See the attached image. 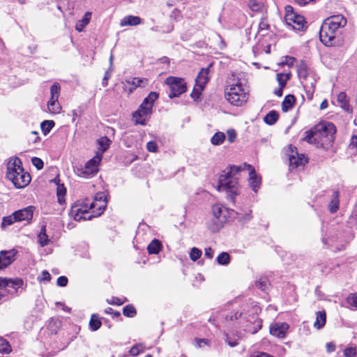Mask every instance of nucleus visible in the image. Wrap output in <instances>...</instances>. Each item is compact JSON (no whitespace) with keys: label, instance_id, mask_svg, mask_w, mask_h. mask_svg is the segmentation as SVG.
<instances>
[{"label":"nucleus","instance_id":"nucleus-29","mask_svg":"<svg viewBox=\"0 0 357 357\" xmlns=\"http://www.w3.org/2000/svg\"><path fill=\"white\" fill-rule=\"evenodd\" d=\"M225 134L222 132H216L211 139V142L215 146L222 144L225 139Z\"/></svg>","mask_w":357,"mask_h":357},{"label":"nucleus","instance_id":"nucleus-58","mask_svg":"<svg viewBox=\"0 0 357 357\" xmlns=\"http://www.w3.org/2000/svg\"><path fill=\"white\" fill-rule=\"evenodd\" d=\"M92 17H93V13L90 11H87L84 15L83 17L80 20V22H89V21L93 19Z\"/></svg>","mask_w":357,"mask_h":357},{"label":"nucleus","instance_id":"nucleus-6","mask_svg":"<svg viewBox=\"0 0 357 357\" xmlns=\"http://www.w3.org/2000/svg\"><path fill=\"white\" fill-rule=\"evenodd\" d=\"M102 159L101 153H96V155L88 160L84 167H76L74 171L79 177L90 178L98 173Z\"/></svg>","mask_w":357,"mask_h":357},{"label":"nucleus","instance_id":"nucleus-36","mask_svg":"<svg viewBox=\"0 0 357 357\" xmlns=\"http://www.w3.org/2000/svg\"><path fill=\"white\" fill-rule=\"evenodd\" d=\"M60 85L55 82L50 88V99H59L60 95Z\"/></svg>","mask_w":357,"mask_h":357},{"label":"nucleus","instance_id":"nucleus-50","mask_svg":"<svg viewBox=\"0 0 357 357\" xmlns=\"http://www.w3.org/2000/svg\"><path fill=\"white\" fill-rule=\"evenodd\" d=\"M32 165L36 167L37 169H42L43 168V161L37 157H33L31 159Z\"/></svg>","mask_w":357,"mask_h":357},{"label":"nucleus","instance_id":"nucleus-56","mask_svg":"<svg viewBox=\"0 0 357 357\" xmlns=\"http://www.w3.org/2000/svg\"><path fill=\"white\" fill-rule=\"evenodd\" d=\"M348 303L353 307H357V295L351 294L347 298Z\"/></svg>","mask_w":357,"mask_h":357},{"label":"nucleus","instance_id":"nucleus-33","mask_svg":"<svg viewBox=\"0 0 357 357\" xmlns=\"http://www.w3.org/2000/svg\"><path fill=\"white\" fill-rule=\"evenodd\" d=\"M152 29L159 33H169L173 29V26L171 24H158Z\"/></svg>","mask_w":357,"mask_h":357},{"label":"nucleus","instance_id":"nucleus-39","mask_svg":"<svg viewBox=\"0 0 357 357\" xmlns=\"http://www.w3.org/2000/svg\"><path fill=\"white\" fill-rule=\"evenodd\" d=\"M204 86H197V84H195L193 91L191 93V97L195 100H198L200 98V96L202 94V92L204 89Z\"/></svg>","mask_w":357,"mask_h":357},{"label":"nucleus","instance_id":"nucleus-41","mask_svg":"<svg viewBox=\"0 0 357 357\" xmlns=\"http://www.w3.org/2000/svg\"><path fill=\"white\" fill-rule=\"evenodd\" d=\"M123 314L128 317H133L136 314L135 308L132 305H126L124 307Z\"/></svg>","mask_w":357,"mask_h":357},{"label":"nucleus","instance_id":"nucleus-23","mask_svg":"<svg viewBox=\"0 0 357 357\" xmlns=\"http://www.w3.org/2000/svg\"><path fill=\"white\" fill-rule=\"evenodd\" d=\"M337 102L344 110L349 112V105L347 96L344 92H341L337 97Z\"/></svg>","mask_w":357,"mask_h":357},{"label":"nucleus","instance_id":"nucleus-22","mask_svg":"<svg viewBox=\"0 0 357 357\" xmlns=\"http://www.w3.org/2000/svg\"><path fill=\"white\" fill-rule=\"evenodd\" d=\"M161 248V243L158 240L154 239L149 244L147 250L150 255H157L160 252Z\"/></svg>","mask_w":357,"mask_h":357},{"label":"nucleus","instance_id":"nucleus-49","mask_svg":"<svg viewBox=\"0 0 357 357\" xmlns=\"http://www.w3.org/2000/svg\"><path fill=\"white\" fill-rule=\"evenodd\" d=\"M356 355V349L353 347H347L344 350V356L345 357H354Z\"/></svg>","mask_w":357,"mask_h":357},{"label":"nucleus","instance_id":"nucleus-52","mask_svg":"<svg viewBox=\"0 0 357 357\" xmlns=\"http://www.w3.org/2000/svg\"><path fill=\"white\" fill-rule=\"evenodd\" d=\"M40 282H49L51 280V275L47 271H43L41 275L38 278Z\"/></svg>","mask_w":357,"mask_h":357},{"label":"nucleus","instance_id":"nucleus-59","mask_svg":"<svg viewBox=\"0 0 357 357\" xmlns=\"http://www.w3.org/2000/svg\"><path fill=\"white\" fill-rule=\"evenodd\" d=\"M226 341L227 342V344L231 347H236V345H238V342L236 340H231L230 337L227 335V338H226Z\"/></svg>","mask_w":357,"mask_h":357},{"label":"nucleus","instance_id":"nucleus-44","mask_svg":"<svg viewBox=\"0 0 357 357\" xmlns=\"http://www.w3.org/2000/svg\"><path fill=\"white\" fill-rule=\"evenodd\" d=\"M56 192H57L58 200L60 203H61L63 202L64 195H66V188L64 187L63 185H58Z\"/></svg>","mask_w":357,"mask_h":357},{"label":"nucleus","instance_id":"nucleus-34","mask_svg":"<svg viewBox=\"0 0 357 357\" xmlns=\"http://www.w3.org/2000/svg\"><path fill=\"white\" fill-rule=\"evenodd\" d=\"M290 73H278L276 79L279 86L285 87L287 82L290 78Z\"/></svg>","mask_w":357,"mask_h":357},{"label":"nucleus","instance_id":"nucleus-20","mask_svg":"<svg viewBox=\"0 0 357 357\" xmlns=\"http://www.w3.org/2000/svg\"><path fill=\"white\" fill-rule=\"evenodd\" d=\"M208 81V70L206 68H202L199 73L196 80L195 84L197 86H203L205 87V85Z\"/></svg>","mask_w":357,"mask_h":357},{"label":"nucleus","instance_id":"nucleus-51","mask_svg":"<svg viewBox=\"0 0 357 357\" xmlns=\"http://www.w3.org/2000/svg\"><path fill=\"white\" fill-rule=\"evenodd\" d=\"M121 22H141V19L137 16L128 15L126 16Z\"/></svg>","mask_w":357,"mask_h":357},{"label":"nucleus","instance_id":"nucleus-45","mask_svg":"<svg viewBox=\"0 0 357 357\" xmlns=\"http://www.w3.org/2000/svg\"><path fill=\"white\" fill-rule=\"evenodd\" d=\"M144 346L142 344H137L133 346L130 350V354L133 356H137L139 354L144 351Z\"/></svg>","mask_w":357,"mask_h":357},{"label":"nucleus","instance_id":"nucleus-42","mask_svg":"<svg viewBox=\"0 0 357 357\" xmlns=\"http://www.w3.org/2000/svg\"><path fill=\"white\" fill-rule=\"evenodd\" d=\"M0 354H9L11 351V347L9 343L6 340H1Z\"/></svg>","mask_w":357,"mask_h":357},{"label":"nucleus","instance_id":"nucleus-38","mask_svg":"<svg viewBox=\"0 0 357 357\" xmlns=\"http://www.w3.org/2000/svg\"><path fill=\"white\" fill-rule=\"evenodd\" d=\"M8 295L6 286V278H0V301Z\"/></svg>","mask_w":357,"mask_h":357},{"label":"nucleus","instance_id":"nucleus-9","mask_svg":"<svg viewBox=\"0 0 357 357\" xmlns=\"http://www.w3.org/2000/svg\"><path fill=\"white\" fill-rule=\"evenodd\" d=\"M70 216L75 220H89L92 215L89 206V199L79 201L72 206L69 213Z\"/></svg>","mask_w":357,"mask_h":357},{"label":"nucleus","instance_id":"nucleus-31","mask_svg":"<svg viewBox=\"0 0 357 357\" xmlns=\"http://www.w3.org/2000/svg\"><path fill=\"white\" fill-rule=\"evenodd\" d=\"M55 123L52 120H45L43 121L40 124V128L43 133L46 135H47L52 128L54 126Z\"/></svg>","mask_w":357,"mask_h":357},{"label":"nucleus","instance_id":"nucleus-11","mask_svg":"<svg viewBox=\"0 0 357 357\" xmlns=\"http://www.w3.org/2000/svg\"><path fill=\"white\" fill-rule=\"evenodd\" d=\"M106 206V197L102 192L97 193L93 202L89 200V206L92 217H97L101 215L105 209Z\"/></svg>","mask_w":357,"mask_h":357},{"label":"nucleus","instance_id":"nucleus-30","mask_svg":"<svg viewBox=\"0 0 357 357\" xmlns=\"http://www.w3.org/2000/svg\"><path fill=\"white\" fill-rule=\"evenodd\" d=\"M339 208V192H333V197L329 204V210L331 213H335Z\"/></svg>","mask_w":357,"mask_h":357},{"label":"nucleus","instance_id":"nucleus-35","mask_svg":"<svg viewBox=\"0 0 357 357\" xmlns=\"http://www.w3.org/2000/svg\"><path fill=\"white\" fill-rule=\"evenodd\" d=\"M217 261L220 265H227L230 261V256L229 253L222 252L217 257Z\"/></svg>","mask_w":357,"mask_h":357},{"label":"nucleus","instance_id":"nucleus-64","mask_svg":"<svg viewBox=\"0 0 357 357\" xmlns=\"http://www.w3.org/2000/svg\"><path fill=\"white\" fill-rule=\"evenodd\" d=\"M205 255L209 258V259H211L213 257V250L212 248H207L205 249Z\"/></svg>","mask_w":357,"mask_h":357},{"label":"nucleus","instance_id":"nucleus-12","mask_svg":"<svg viewBox=\"0 0 357 357\" xmlns=\"http://www.w3.org/2000/svg\"><path fill=\"white\" fill-rule=\"evenodd\" d=\"M294 149L291 145L289 146V149L291 151L289 156L290 166L295 168L305 165V164L307 162V158L303 153L299 154L296 151H294Z\"/></svg>","mask_w":357,"mask_h":357},{"label":"nucleus","instance_id":"nucleus-28","mask_svg":"<svg viewBox=\"0 0 357 357\" xmlns=\"http://www.w3.org/2000/svg\"><path fill=\"white\" fill-rule=\"evenodd\" d=\"M101 325H102V323L100 319V317L96 314H92L90 321H89L90 328L93 331H96L100 328Z\"/></svg>","mask_w":357,"mask_h":357},{"label":"nucleus","instance_id":"nucleus-15","mask_svg":"<svg viewBox=\"0 0 357 357\" xmlns=\"http://www.w3.org/2000/svg\"><path fill=\"white\" fill-rule=\"evenodd\" d=\"M284 10V19L286 22H305V17L297 13L291 6H286Z\"/></svg>","mask_w":357,"mask_h":357},{"label":"nucleus","instance_id":"nucleus-10","mask_svg":"<svg viewBox=\"0 0 357 357\" xmlns=\"http://www.w3.org/2000/svg\"><path fill=\"white\" fill-rule=\"evenodd\" d=\"M165 84L169 86L170 93L169 97L173 98L185 93L187 89L186 83L180 77H169L165 79Z\"/></svg>","mask_w":357,"mask_h":357},{"label":"nucleus","instance_id":"nucleus-57","mask_svg":"<svg viewBox=\"0 0 357 357\" xmlns=\"http://www.w3.org/2000/svg\"><path fill=\"white\" fill-rule=\"evenodd\" d=\"M57 285L60 287H66L68 284V278L65 276H60L57 279Z\"/></svg>","mask_w":357,"mask_h":357},{"label":"nucleus","instance_id":"nucleus-43","mask_svg":"<svg viewBox=\"0 0 357 357\" xmlns=\"http://www.w3.org/2000/svg\"><path fill=\"white\" fill-rule=\"evenodd\" d=\"M67 7H66V3L65 1L58 4L57 7L58 9L60 10L62 13L68 12L69 13H71V10L73 8V6L72 3H69V2L67 3Z\"/></svg>","mask_w":357,"mask_h":357},{"label":"nucleus","instance_id":"nucleus-40","mask_svg":"<svg viewBox=\"0 0 357 357\" xmlns=\"http://www.w3.org/2000/svg\"><path fill=\"white\" fill-rule=\"evenodd\" d=\"M287 29L289 30H295L304 31L307 29L306 24H286Z\"/></svg>","mask_w":357,"mask_h":357},{"label":"nucleus","instance_id":"nucleus-61","mask_svg":"<svg viewBox=\"0 0 357 357\" xmlns=\"http://www.w3.org/2000/svg\"><path fill=\"white\" fill-rule=\"evenodd\" d=\"M326 351L328 353H331V352L334 351L335 349V345L333 342L327 343L326 345Z\"/></svg>","mask_w":357,"mask_h":357},{"label":"nucleus","instance_id":"nucleus-18","mask_svg":"<svg viewBox=\"0 0 357 357\" xmlns=\"http://www.w3.org/2000/svg\"><path fill=\"white\" fill-rule=\"evenodd\" d=\"M33 210L34 207L30 206L14 212L17 222L27 221L29 222L33 218Z\"/></svg>","mask_w":357,"mask_h":357},{"label":"nucleus","instance_id":"nucleus-37","mask_svg":"<svg viewBox=\"0 0 357 357\" xmlns=\"http://www.w3.org/2000/svg\"><path fill=\"white\" fill-rule=\"evenodd\" d=\"M17 222L15 213L11 215L4 217L2 220L1 227H5L13 225L14 222Z\"/></svg>","mask_w":357,"mask_h":357},{"label":"nucleus","instance_id":"nucleus-4","mask_svg":"<svg viewBox=\"0 0 357 357\" xmlns=\"http://www.w3.org/2000/svg\"><path fill=\"white\" fill-rule=\"evenodd\" d=\"M225 97L231 105L240 107L248 102L249 89L239 78H234L225 89Z\"/></svg>","mask_w":357,"mask_h":357},{"label":"nucleus","instance_id":"nucleus-2","mask_svg":"<svg viewBox=\"0 0 357 357\" xmlns=\"http://www.w3.org/2000/svg\"><path fill=\"white\" fill-rule=\"evenodd\" d=\"M335 132V126L332 123H320L305 132L304 140L317 147L328 149L333 145Z\"/></svg>","mask_w":357,"mask_h":357},{"label":"nucleus","instance_id":"nucleus-54","mask_svg":"<svg viewBox=\"0 0 357 357\" xmlns=\"http://www.w3.org/2000/svg\"><path fill=\"white\" fill-rule=\"evenodd\" d=\"M146 149L149 151L150 152H153V153H155L157 151V149H158V145L157 144L153 142V141H151V142H149L147 144H146Z\"/></svg>","mask_w":357,"mask_h":357},{"label":"nucleus","instance_id":"nucleus-21","mask_svg":"<svg viewBox=\"0 0 357 357\" xmlns=\"http://www.w3.org/2000/svg\"><path fill=\"white\" fill-rule=\"evenodd\" d=\"M248 6L249 8L255 13H263L264 10V4L263 2L258 0H249L248 2Z\"/></svg>","mask_w":357,"mask_h":357},{"label":"nucleus","instance_id":"nucleus-53","mask_svg":"<svg viewBox=\"0 0 357 357\" xmlns=\"http://www.w3.org/2000/svg\"><path fill=\"white\" fill-rule=\"evenodd\" d=\"M295 59L291 56H285L284 59L280 63V65L291 66L294 63Z\"/></svg>","mask_w":357,"mask_h":357},{"label":"nucleus","instance_id":"nucleus-19","mask_svg":"<svg viewBox=\"0 0 357 357\" xmlns=\"http://www.w3.org/2000/svg\"><path fill=\"white\" fill-rule=\"evenodd\" d=\"M47 106L48 112L52 114H60L62 109L58 99H50L47 102Z\"/></svg>","mask_w":357,"mask_h":357},{"label":"nucleus","instance_id":"nucleus-8","mask_svg":"<svg viewBox=\"0 0 357 357\" xmlns=\"http://www.w3.org/2000/svg\"><path fill=\"white\" fill-rule=\"evenodd\" d=\"M340 27V24H321L319 31V38L321 43L326 46L334 45Z\"/></svg>","mask_w":357,"mask_h":357},{"label":"nucleus","instance_id":"nucleus-24","mask_svg":"<svg viewBox=\"0 0 357 357\" xmlns=\"http://www.w3.org/2000/svg\"><path fill=\"white\" fill-rule=\"evenodd\" d=\"M316 321L314 324V328L320 329L323 328L326 324V312L324 311H319L316 314Z\"/></svg>","mask_w":357,"mask_h":357},{"label":"nucleus","instance_id":"nucleus-27","mask_svg":"<svg viewBox=\"0 0 357 357\" xmlns=\"http://www.w3.org/2000/svg\"><path fill=\"white\" fill-rule=\"evenodd\" d=\"M295 102V98L293 95H288L285 96L282 104V109L283 112H287L290 108L292 107Z\"/></svg>","mask_w":357,"mask_h":357},{"label":"nucleus","instance_id":"nucleus-3","mask_svg":"<svg viewBox=\"0 0 357 357\" xmlns=\"http://www.w3.org/2000/svg\"><path fill=\"white\" fill-rule=\"evenodd\" d=\"M6 177L17 188H23L31 181L29 174L24 171L22 161L17 157L10 158L8 160Z\"/></svg>","mask_w":357,"mask_h":357},{"label":"nucleus","instance_id":"nucleus-17","mask_svg":"<svg viewBox=\"0 0 357 357\" xmlns=\"http://www.w3.org/2000/svg\"><path fill=\"white\" fill-rule=\"evenodd\" d=\"M24 284V282L20 278H6V286L9 295L15 294L17 292L18 289Z\"/></svg>","mask_w":357,"mask_h":357},{"label":"nucleus","instance_id":"nucleus-1","mask_svg":"<svg viewBox=\"0 0 357 357\" xmlns=\"http://www.w3.org/2000/svg\"><path fill=\"white\" fill-rule=\"evenodd\" d=\"M243 171L248 172V182L253 191L257 192L261 185V177L257 174L252 165L244 163L240 166L231 167L229 171L220 175L218 190L225 192L227 199L232 202H234L235 197L240 194V187L236 176Z\"/></svg>","mask_w":357,"mask_h":357},{"label":"nucleus","instance_id":"nucleus-32","mask_svg":"<svg viewBox=\"0 0 357 357\" xmlns=\"http://www.w3.org/2000/svg\"><path fill=\"white\" fill-rule=\"evenodd\" d=\"M278 119V114L275 111H271L264 117V122L268 125H273Z\"/></svg>","mask_w":357,"mask_h":357},{"label":"nucleus","instance_id":"nucleus-63","mask_svg":"<svg viewBox=\"0 0 357 357\" xmlns=\"http://www.w3.org/2000/svg\"><path fill=\"white\" fill-rule=\"evenodd\" d=\"M300 6H305L311 2H315L317 0H294Z\"/></svg>","mask_w":357,"mask_h":357},{"label":"nucleus","instance_id":"nucleus-13","mask_svg":"<svg viewBox=\"0 0 357 357\" xmlns=\"http://www.w3.org/2000/svg\"><path fill=\"white\" fill-rule=\"evenodd\" d=\"M148 79L146 78L132 77L127 79L124 84L125 90H128L129 93H132L137 87H145L148 85Z\"/></svg>","mask_w":357,"mask_h":357},{"label":"nucleus","instance_id":"nucleus-46","mask_svg":"<svg viewBox=\"0 0 357 357\" xmlns=\"http://www.w3.org/2000/svg\"><path fill=\"white\" fill-rule=\"evenodd\" d=\"M112 59H113V55H111L110 58H109L110 66H112ZM110 70H112V66H110V68L107 71H106L105 73V76H104V77L102 79V84L103 86H106L108 84L107 81L111 77Z\"/></svg>","mask_w":357,"mask_h":357},{"label":"nucleus","instance_id":"nucleus-16","mask_svg":"<svg viewBox=\"0 0 357 357\" xmlns=\"http://www.w3.org/2000/svg\"><path fill=\"white\" fill-rule=\"evenodd\" d=\"M16 253L15 250L0 252V271L8 267L15 260Z\"/></svg>","mask_w":357,"mask_h":357},{"label":"nucleus","instance_id":"nucleus-48","mask_svg":"<svg viewBox=\"0 0 357 357\" xmlns=\"http://www.w3.org/2000/svg\"><path fill=\"white\" fill-rule=\"evenodd\" d=\"M325 21H329V22H342L346 21L344 17L342 15H332L326 19Z\"/></svg>","mask_w":357,"mask_h":357},{"label":"nucleus","instance_id":"nucleus-26","mask_svg":"<svg viewBox=\"0 0 357 357\" xmlns=\"http://www.w3.org/2000/svg\"><path fill=\"white\" fill-rule=\"evenodd\" d=\"M98 143L99 145V148L97 153H101V155L102 157L103 153L109 146L110 141L107 137H104L99 139Z\"/></svg>","mask_w":357,"mask_h":357},{"label":"nucleus","instance_id":"nucleus-14","mask_svg":"<svg viewBox=\"0 0 357 357\" xmlns=\"http://www.w3.org/2000/svg\"><path fill=\"white\" fill-rule=\"evenodd\" d=\"M289 328V325L284 322H276L271 324L269 331L271 335L278 338H284Z\"/></svg>","mask_w":357,"mask_h":357},{"label":"nucleus","instance_id":"nucleus-62","mask_svg":"<svg viewBox=\"0 0 357 357\" xmlns=\"http://www.w3.org/2000/svg\"><path fill=\"white\" fill-rule=\"evenodd\" d=\"M256 285L261 289L262 290H265L266 289V287H267V282L266 280H264V281H257L256 282Z\"/></svg>","mask_w":357,"mask_h":357},{"label":"nucleus","instance_id":"nucleus-7","mask_svg":"<svg viewBox=\"0 0 357 357\" xmlns=\"http://www.w3.org/2000/svg\"><path fill=\"white\" fill-rule=\"evenodd\" d=\"M213 220L208 224V229L213 232L218 231L223 227L227 220V211L226 208L219 204L212 206Z\"/></svg>","mask_w":357,"mask_h":357},{"label":"nucleus","instance_id":"nucleus-47","mask_svg":"<svg viewBox=\"0 0 357 357\" xmlns=\"http://www.w3.org/2000/svg\"><path fill=\"white\" fill-rule=\"evenodd\" d=\"M202 255V251L197 248H192L190 253V257L192 261L197 260Z\"/></svg>","mask_w":357,"mask_h":357},{"label":"nucleus","instance_id":"nucleus-60","mask_svg":"<svg viewBox=\"0 0 357 357\" xmlns=\"http://www.w3.org/2000/svg\"><path fill=\"white\" fill-rule=\"evenodd\" d=\"M350 146L353 148L357 149V132L351 137Z\"/></svg>","mask_w":357,"mask_h":357},{"label":"nucleus","instance_id":"nucleus-5","mask_svg":"<svg viewBox=\"0 0 357 357\" xmlns=\"http://www.w3.org/2000/svg\"><path fill=\"white\" fill-rule=\"evenodd\" d=\"M158 98V94L156 92H151L143 100L138 109L132 114V119L135 124H146L147 119L152 114L154 102Z\"/></svg>","mask_w":357,"mask_h":357},{"label":"nucleus","instance_id":"nucleus-25","mask_svg":"<svg viewBox=\"0 0 357 357\" xmlns=\"http://www.w3.org/2000/svg\"><path fill=\"white\" fill-rule=\"evenodd\" d=\"M50 241L49 236L46 233V228L43 226L38 235V242L41 247H44L49 243Z\"/></svg>","mask_w":357,"mask_h":357},{"label":"nucleus","instance_id":"nucleus-55","mask_svg":"<svg viewBox=\"0 0 357 357\" xmlns=\"http://www.w3.org/2000/svg\"><path fill=\"white\" fill-rule=\"evenodd\" d=\"M236 137V132L234 130L231 129V130H227V139L230 143L234 142Z\"/></svg>","mask_w":357,"mask_h":357}]
</instances>
